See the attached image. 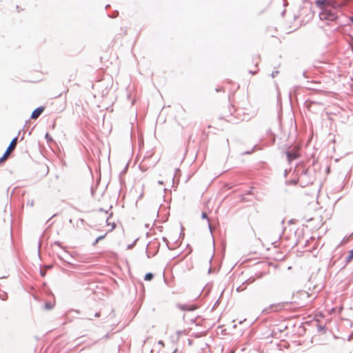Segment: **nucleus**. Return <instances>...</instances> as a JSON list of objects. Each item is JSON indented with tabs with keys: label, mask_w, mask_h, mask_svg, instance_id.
<instances>
[{
	"label": "nucleus",
	"mask_w": 353,
	"mask_h": 353,
	"mask_svg": "<svg viewBox=\"0 0 353 353\" xmlns=\"http://www.w3.org/2000/svg\"><path fill=\"white\" fill-rule=\"evenodd\" d=\"M316 6L322 10L319 13V28H321L328 37L331 32V10L327 9L326 6L330 4L329 0H316Z\"/></svg>",
	"instance_id": "obj_1"
},
{
	"label": "nucleus",
	"mask_w": 353,
	"mask_h": 353,
	"mask_svg": "<svg viewBox=\"0 0 353 353\" xmlns=\"http://www.w3.org/2000/svg\"><path fill=\"white\" fill-rule=\"evenodd\" d=\"M294 297L299 299L300 307L305 306L311 303L317 297V291H312L311 293L301 290L296 292Z\"/></svg>",
	"instance_id": "obj_2"
},
{
	"label": "nucleus",
	"mask_w": 353,
	"mask_h": 353,
	"mask_svg": "<svg viewBox=\"0 0 353 353\" xmlns=\"http://www.w3.org/2000/svg\"><path fill=\"white\" fill-rule=\"evenodd\" d=\"M300 147L299 145H291L285 152L286 157L288 162L297 159L299 157Z\"/></svg>",
	"instance_id": "obj_3"
},
{
	"label": "nucleus",
	"mask_w": 353,
	"mask_h": 353,
	"mask_svg": "<svg viewBox=\"0 0 353 353\" xmlns=\"http://www.w3.org/2000/svg\"><path fill=\"white\" fill-rule=\"evenodd\" d=\"M19 133H20V132H19ZM18 137H19V135H17V137H15L14 138L12 139L10 145H8L6 150L5 151L4 154H3V156L1 157H0V163H2L3 161H5L7 159V157H8V155L10 154V153L16 148L17 144Z\"/></svg>",
	"instance_id": "obj_4"
},
{
	"label": "nucleus",
	"mask_w": 353,
	"mask_h": 353,
	"mask_svg": "<svg viewBox=\"0 0 353 353\" xmlns=\"http://www.w3.org/2000/svg\"><path fill=\"white\" fill-rule=\"evenodd\" d=\"M305 106L308 109L309 111L314 112V106L315 105H321L322 106V104L321 103H316L310 100L305 101L304 103Z\"/></svg>",
	"instance_id": "obj_5"
},
{
	"label": "nucleus",
	"mask_w": 353,
	"mask_h": 353,
	"mask_svg": "<svg viewBox=\"0 0 353 353\" xmlns=\"http://www.w3.org/2000/svg\"><path fill=\"white\" fill-rule=\"evenodd\" d=\"M44 111V107L39 106L34 109L32 112L30 118L32 119H37Z\"/></svg>",
	"instance_id": "obj_6"
},
{
	"label": "nucleus",
	"mask_w": 353,
	"mask_h": 353,
	"mask_svg": "<svg viewBox=\"0 0 353 353\" xmlns=\"http://www.w3.org/2000/svg\"><path fill=\"white\" fill-rule=\"evenodd\" d=\"M178 307L183 311H194L197 308L195 305L179 304Z\"/></svg>",
	"instance_id": "obj_7"
},
{
	"label": "nucleus",
	"mask_w": 353,
	"mask_h": 353,
	"mask_svg": "<svg viewBox=\"0 0 353 353\" xmlns=\"http://www.w3.org/2000/svg\"><path fill=\"white\" fill-rule=\"evenodd\" d=\"M282 305L281 303L270 305L268 307L265 308L263 311V313H269L271 310H281Z\"/></svg>",
	"instance_id": "obj_8"
},
{
	"label": "nucleus",
	"mask_w": 353,
	"mask_h": 353,
	"mask_svg": "<svg viewBox=\"0 0 353 353\" xmlns=\"http://www.w3.org/2000/svg\"><path fill=\"white\" fill-rule=\"evenodd\" d=\"M347 0H332V8L340 7L345 5Z\"/></svg>",
	"instance_id": "obj_9"
},
{
	"label": "nucleus",
	"mask_w": 353,
	"mask_h": 353,
	"mask_svg": "<svg viewBox=\"0 0 353 353\" xmlns=\"http://www.w3.org/2000/svg\"><path fill=\"white\" fill-rule=\"evenodd\" d=\"M308 172V170L304 169L301 171V173L299 177V181H300L301 184L303 183V181L307 178Z\"/></svg>",
	"instance_id": "obj_10"
},
{
	"label": "nucleus",
	"mask_w": 353,
	"mask_h": 353,
	"mask_svg": "<svg viewBox=\"0 0 353 353\" xmlns=\"http://www.w3.org/2000/svg\"><path fill=\"white\" fill-rule=\"evenodd\" d=\"M201 218L203 219H207L208 220L209 229L212 232V227H211V225H210V219L208 217L207 213L203 212L202 214H201Z\"/></svg>",
	"instance_id": "obj_11"
},
{
	"label": "nucleus",
	"mask_w": 353,
	"mask_h": 353,
	"mask_svg": "<svg viewBox=\"0 0 353 353\" xmlns=\"http://www.w3.org/2000/svg\"><path fill=\"white\" fill-rule=\"evenodd\" d=\"M353 259V249L349 251L348 255L346 257V261L350 262Z\"/></svg>",
	"instance_id": "obj_12"
},
{
	"label": "nucleus",
	"mask_w": 353,
	"mask_h": 353,
	"mask_svg": "<svg viewBox=\"0 0 353 353\" xmlns=\"http://www.w3.org/2000/svg\"><path fill=\"white\" fill-rule=\"evenodd\" d=\"M154 278V274L151 272L145 274L144 279L145 281H151Z\"/></svg>",
	"instance_id": "obj_13"
},
{
	"label": "nucleus",
	"mask_w": 353,
	"mask_h": 353,
	"mask_svg": "<svg viewBox=\"0 0 353 353\" xmlns=\"http://www.w3.org/2000/svg\"><path fill=\"white\" fill-rule=\"evenodd\" d=\"M0 299L2 301H6L8 299V294L5 292H0Z\"/></svg>",
	"instance_id": "obj_14"
},
{
	"label": "nucleus",
	"mask_w": 353,
	"mask_h": 353,
	"mask_svg": "<svg viewBox=\"0 0 353 353\" xmlns=\"http://www.w3.org/2000/svg\"><path fill=\"white\" fill-rule=\"evenodd\" d=\"M303 219L305 220L306 222H310V221H314L315 219V217L305 215L303 217Z\"/></svg>",
	"instance_id": "obj_15"
},
{
	"label": "nucleus",
	"mask_w": 353,
	"mask_h": 353,
	"mask_svg": "<svg viewBox=\"0 0 353 353\" xmlns=\"http://www.w3.org/2000/svg\"><path fill=\"white\" fill-rule=\"evenodd\" d=\"M44 307L46 310H51L53 308L54 305L52 304L50 302H47L45 303Z\"/></svg>",
	"instance_id": "obj_16"
},
{
	"label": "nucleus",
	"mask_w": 353,
	"mask_h": 353,
	"mask_svg": "<svg viewBox=\"0 0 353 353\" xmlns=\"http://www.w3.org/2000/svg\"><path fill=\"white\" fill-rule=\"evenodd\" d=\"M105 234L98 236L93 243V245H95L100 240H102L105 237Z\"/></svg>",
	"instance_id": "obj_17"
},
{
	"label": "nucleus",
	"mask_w": 353,
	"mask_h": 353,
	"mask_svg": "<svg viewBox=\"0 0 353 353\" xmlns=\"http://www.w3.org/2000/svg\"><path fill=\"white\" fill-rule=\"evenodd\" d=\"M118 14H119L118 11L115 10L112 15H108V17L110 18H115L118 16Z\"/></svg>",
	"instance_id": "obj_18"
},
{
	"label": "nucleus",
	"mask_w": 353,
	"mask_h": 353,
	"mask_svg": "<svg viewBox=\"0 0 353 353\" xmlns=\"http://www.w3.org/2000/svg\"><path fill=\"white\" fill-rule=\"evenodd\" d=\"M45 137H46L47 141H48V142L52 141V137L50 136V134L48 133H46Z\"/></svg>",
	"instance_id": "obj_19"
},
{
	"label": "nucleus",
	"mask_w": 353,
	"mask_h": 353,
	"mask_svg": "<svg viewBox=\"0 0 353 353\" xmlns=\"http://www.w3.org/2000/svg\"><path fill=\"white\" fill-rule=\"evenodd\" d=\"M278 74H279V71L278 70H274L272 72V78L275 77Z\"/></svg>",
	"instance_id": "obj_20"
},
{
	"label": "nucleus",
	"mask_w": 353,
	"mask_h": 353,
	"mask_svg": "<svg viewBox=\"0 0 353 353\" xmlns=\"http://www.w3.org/2000/svg\"><path fill=\"white\" fill-rule=\"evenodd\" d=\"M330 165H328V166H327V168H326V169H325V171H326V172H327V173H329V172H330Z\"/></svg>",
	"instance_id": "obj_21"
},
{
	"label": "nucleus",
	"mask_w": 353,
	"mask_h": 353,
	"mask_svg": "<svg viewBox=\"0 0 353 353\" xmlns=\"http://www.w3.org/2000/svg\"><path fill=\"white\" fill-rule=\"evenodd\" d=\"M40 274H41V275L42 276H45V275H46L45 272H44V271H43V270H40Z\"/></svg>",
	"instance_id": "obj_22"
},
{
	"label": "nucleus",
	"mask_w": 353,
	"mask_h": 353,
	"mask_svg": "<svg viewBox=\"0 0 353 353\" xmlns=\"http://www.w3.org/2000/svg\"><path fill=\"white\" fill-rule=\"evenodd\" d=\"M252 194V189H251V190H248V191L245 193V194Z\"/></svg>",
	"instance_id": "obj_23"
},
{
	"label": "nucleus",
	"mask_w": 353,
	"mask_h": 353,
	"mask_svg": "<svg viewBox=\"0 0 353 353\" xmlns=\"http://www.w3.org/2000/svg\"><path fill=\"white\" fill-rule=\"evenodd\" d=\"M54 245H58V246H61V243H60L59 241H55V242L54 243Z\"/></svg>",
	"instance_id": "obj_24"
},
{
	"label": "nucleus",
	"mask_w": 353,
	"mask_h": 353,
	"mask_svg": "<svg viewBox=\"0 0 353 353\" xmlns=\"http://www.w3.org/2000/svg\"><path fill=\"white\" fill-rule=\"evenodd\" d=\"M236 290H237L238 292H240V291L243 290V288H241V286H239V287H238V288H237Z\"/></svg>",
	"instance_id": "obj_25"
},
{
	"label": "nucleus",
	"mask_w": 353,
	"mask_h": 353,
	"mask_svg": "<svg viewBox=\"0 0 353 353\" xmlns=\"http://www.w3.org/2000/svg\"><path fill=\"white\" fill-rule=\"evenodd\" d=\"M222 90H223V88H219L216 89V92H220V91H222Z\"/></svg>",
	"instance_id": "obj_26"
},
{
	"label": "nucleus",
	"mask_w": 353,
	"mask_h": 353,
	"mask_svg": "<svg viewBox=\"0 0 353 353\" xmlns=\"http://www.w3.org/2000/svg\"><path fill=\"white\" fill-rule=\"evenodd\" d=\"M324 328H325V327H324V326H322V325H319V329L320 330H324Z\"/></svg>",
	"instance_id": "obj_27"
},
{
	"label": "nucleus",
	"mask_w": 353,
	"mask_h": 353,
	"mask_svg": "<svg viewBox=\"0 0 353 353\" xmlns=\"http://www.w3.org/2000/svg\"><path fill=\"white\" fill-rule=\"evenodd\" d=\"M329 61V55L327 56V57L325 58L323 61L326 62V61Z\"/></svg>",
	"instance_id": "obj_28"
},
{
	"label": "nucleus",
	"mask_w": 353,
	"mask_h": 353,
	"mask_svg": "<svg viewBox=\"0 0 353 353\" xmlns=\"http://www.w3.org/2000/svg\"><path fill=\"white\" fill-rule=\"evenodd\" d=\"M99 316H100V312H97V313H95V314H94V316H95V317H99Z\"/></svg>",
	"instance_id": "obj_29"
},
{
	"label": "nucleus",
	"mask_w": 353,
	"mask_h": 353,
	"mask_svg": "<svg viewBox=\"0 0 353 353\" xmlns=\"http://www.w3.org/2000/svg\"><path fill=\"white\" fill-rule=\"evenodd\" d=\"M132 246H133V244L129 245L128 246V249H130V248H132Z\"/></svg>",
	"instance_id": "obj_30"
},
{
	"label": "nucleus",
	"mask_w": 353,
	"mask_h": 353,
	"mask_svg": "<svg viewBox=\"0 0 353 353\" xmlns=\"http://www.w3.org/2000/svg\"><path fill=\"white\" fill-rule=\"evenodd\" d=\"M159 344H162V345L163 344V341H159Z\"/></svg>",
	"instance_id": "obj_31"
},
{
	"label": "nucleus",
	"mask_w": 353,
	"mask_h": 353,
	"mask_svg": "<svg viewBox=\"0 0 353 353\" xmlns=\"http://www.w3.org/2000/svg\"><path fill=\"white\" fill-rule=\"evenodd\" d=\"M158 183H159V184H163V181H159V182H158Z\"/></svg>",
	"instance_id": "obj_32"
},
{
	"label": "nucleus",
	"mask_w": 353,
	"mask_h": 353,
	"mask_svg": "<svg viewBox=\"0 0 353 353\" xmlns=\"http://www.w3.org/2000/svg\"><path fill=\"white\" fill-rule=\"evenodd\" d=\"M41 245V243L40 242V243H39V250L40 249Z\"/></svg>",
	"instance_id": "obj_33"
},
{
	"label": "nucleus",
	"mask_w": 353,
	"mask_h": 353,
	"mask_svg": "<svg viewBox=\"0 0 353 353\" xmlns=\"http://www.w3.org/2000/svg\"><path fill=\"white\" fill-rule=\"evenodd\" d=\"M312 183V181L311 180H309L308 181H307V183Z\"/></svg>",
	"instance_id": "obj_34"
},
{
	"label": "nucleus",
	"mask_w": 353,
	"mask_h": 353,
	"mask_svg": "<svg viewBox=\"0 0 353 353\" xmlns=\"http://www.w3.org/2000/svg\"><path fill=\"white\" fill-rule=\"evenodd\" d=\"M114 227H115V223H113V224H112V228H114Z\"/></svg>",
	"instance_id": "obj_35"
},
{
	"label": "nucleus",
	"mask_w": 353,
	"mask_h": 353,
	"mask_svg": "<svg viewBox=\"0 0 353 353\" xmlns=\"http://www.w3.org/2000/svg\"><path fill=\"white\" fill-rule=\"evenodd\" d=\"M109 7H110V5H107V6H105V8H109Z\"/></svg>",
	"instance_id": "obj_36"
},
{
	"label": "nucleus",
	"mask_w": 353,
	"mask_h": 353,
	"mask_svg": "<svg viewBox=\"0 0 353 353\" xmlns=\"http://www.w3.org/2000/svg\"><path fill=\"white\" fill-rule=\"evenodd\" d=\"M92 194L94 195V191L92 189Z\"/></svg>",
	"instance_id": "obj_37"
},
{
	"label": "nucleus",
	"mask_w": 353,
	"mask_h": 353,
	"mask_svg": "<svg viewBox=\"0 0 353 353\" xmlns=\"http://www.w3.org/2000/svg\"><path fill=\"white\" fill-rule=\"evenodd\" d=\"M23 138H24V137H23V136H22V137H21V140H23Z\"/></svg>",
	"instance_id": "obj_38"
},
{
	"label": "nucleus",
	"mask_w": 353,
	"mask_h": 353,
	"mask_svg": "<svg viewBox=\"0 0 353 353\" xmlns=\"http://www.w3.org/2000/svg\"><path fill=\"white\" fill-rule=\"evenodd\" d=\"M292 183H296V181H292Z\"/></svg>",
	"instance_id": "obj_39"
},
{
	"label": "nucleus",
	"mask_w": 353,
	"mask_h": 353,
	"mask_svg": "<svg viewBox=\"0 0 353 353\" xmlns=\"http://www.w3.org/2000/svg\"><path fill=\"white\" fill-rule=\"evenodd\" d=\"M99 210L101 211V212L103 211V208H100Z\"/></svg>",
	"instance_id": "obj_40"
}]
</instances>
